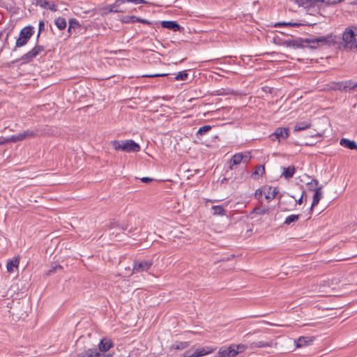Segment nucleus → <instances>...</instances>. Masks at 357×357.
<instances>
[{"label":"nucleus","instance_id":"obj_33","mask_svg":"<svg viewBox=\"0 0 357 357\" xmlns=\"http://www.w3.org/2000/svg\"><path fill=\"white\" fill-rule=\"evenodd\" d=\"M188 77V73L187 70H183L177 73L175 75L174 79L176 81H185Z\"/></svg>","mask_w":357,"mask_h":357},{"label":"nucleus","instance_id":"obj_38","mask_svg":"<svg viewBox=\"0 0 357 357\" xmlns=\"http://www.w3.org/2000/svg\"><path fill=\"white\" fill-rule=\"evenodd\" d=\"M344 82H333L332 83V89L333 90H338V91H344L345 86H344Z\"/></svg>","mask_w":357,"mask_h":357},{"label":"nucleus","instance_id":"obj_25","mask_svg":"<svg viewBox=\"0 0 357 357\" xmlns=\"http://www.w3.org/2000/svg\"><path fill=\"white\" fill-rule=\"evenodd\" d=\"M265 174V167L264 165H259L255 167V171L252 174V176L254 179H258Z\"/></svg>","mask_w":357,"mask_h":357},{"label":"nucleus","instance_id":"obj_55","mask_svg":"<svg viewBox=\"0 0 357 357\" xmlns=\"http://www.w3.org/2000/svg\"><path fill=\"white\" fill-rule=\"evenodd\" d=\"M165 74H154V75H144V77H160V76H164Z\"/></svg>","mask_w":357,"mask_h":357},{"label":"nucleus","instance_id":"obj_54","mask_svg":"<svg viewBox=\"0 0 357 357\" xmlns=\"http://www.w3.org/2000/svg\"><path fill=\"white\" fill-rule=\"evenodd\" d=\"M305 194V191L303 190L301 197L298 199L296 200V203L298 204H301L303 203V196H304Z\"/></svg>","mask_w":357,"mask_h":357},{"label":"nucleus","instance_id":"obj_44","mask_svg":"<svg viewBox=\"0 0 357 357\" xmlns=\"http://www.w3.org/2000/svg\"><path fill=\"white\" fill-rule=\"evenodd\" d=\"M119 228L123 230V231H128V233H126V234L129 236H132V227H131L130 229H129V226L128 224H124V225H122L121 226H119Z\"/></svg>","mask_w":357,"mask_h":357},{"label":"nucleus","instance_id":"obj_17","mask_svg":"<svg viewBox=\"0 0 357 357\" xmlns=\"http://www.w3.org/2000/svg\"><path fill=\"white\" fill-rule=\"evenodd\" d=\"M213 351L214 349L210 347H199L194 351V356L202 357L209 354H211Z\"/></svg>","mask_w":357,"mask_h":357},{"label":"nucleus","instance_id":"obj_32","mask_svg":"<svg viewBox=\"0 0 357 357\" xmlns=\"http://www.w3.org/2000/svg\"><path fill=\"white\" fill-rule=\"evenodd\" d=\"M212 213L214 215H225V210L222 206H213L211 207Z\"/></svg>","mask_w":357,"mask_h":357},{"label":"nucleus","instance_id":"obj_57","mask_svg":"<svg viewBox=\"0 0 357 357\" xmlns=\"http://www.w3.org/2000/svg\"><path fill=\"white\" fill-rule=\"evenodd\" d=\"M263 194V192L261 189H257L255 192V196L261 197Z\"/></svg>","mask_w":357,"mask_h":357},{"label":"nucleus","instance_id":"obj_53","mask_svg":"<svg viewBox=\"0 0 357 357\" xmlns=\"http://www.w3.org/2000/svg\"><path fill=\"white\" fill-rule=\"evenodd\" d=\"M248 349H254L258 348L257 342H252L248 343Z\"/></svg>","mask_w":357,"mask_h":357},{"label":"nucleus","instance_id":"obj_42","mask_svg":"<svg viewBox=\"0 0 357 357\" xmlns=\"http://www.w3.org/2000/svg\"><path fill=\"white\" fill-rule=\"evenodd\" d=\"M234 346V350L236 351H238V354L243 352L246 349H248V344H233Z\"/></svg>","mask_w":357,"mask_h":357},{"label":"nucleus","instance_id":"obj_45","mask_svg":"<svg viewBox=\"0 0 357 357\" xmlns=\"http://www.w3.org/2000/svg\"><path fill=\"white\" fill-rule=\"evenodd\" d=\"M319 182L317 179H312L311 181L307 183V185L310 190H314Z\"/></svg>","mask_w":357,"mask_h":357},{"label":"nucleus","instance_id":"obj_24","mask_svg":"<svg viewBox=\"0 0 357 357\" xmlns=\"http://www.w3.org/2000/svg\"><path fill=\"white\" fill-rule=\"evenodd\" d=\"M322 186L317 187L314 191V193L313 195V199H312V207H314L317 206L319 201L321 200L322 197Z\"/></svg>","mask_w":357,"mask_h":357},{"label":"nucleus","instance_id":"obj_35","mask_svg":"<svg viewBox=\"0 0 357 357\" xmlns=\"http://www.w3.org/2000/svg\"><path fill=\"white\" fill-rule=\"evenodd\" d=\"M300 218V215L292 214L287 216L284 222V225H289L292 222H296Z\"/></svg>","mask_w":357,"mask_h":357},{"label":"nucleus","instance_id":"obj_14","mask_svg":"<svg viewBox=\"0 0 357 357\" xmlns=\"http://www.w3.org/2000/svg\"><path fill=\"white\" fill-rule=\"evenodd\" d=\"M38 55L37 51L33 47L30 51L23 54L20 59V61H21L22 63H28L32 61Z\"/></svg>","mask_w":357,"mask_h":357},{"label":"nucleus","instance_id":"obj_20","mask_svg":"<svg viewBox=\"0 0 357 357\" xmlns=\"http://www.w3.org/2000/svg\"><path fill=\"white\" fill-rule=\"evenodd\" d=\"M340 144L350 150H357V143L354 140H350L347 138H342L340 141Z\"/></svg>","mask_w":357,"mask_h":357},{"label":"nucleus","instance_id":"obj_19","mask_svg":"<svg viewBox=\"0 0 357 357\" xmlns=\"http://www.w3.org/2000/svg\"><path fill=\"white\" fill-rule=\"evenodd\" d=\"M19 264L20 258L18 257H14L12 259L9 260L6 265L8 272L13 273L15 270L18 268Z\"/></svg>","mask_w":357,"mask_h":357},{"label":"nucleus","instance_id":"obj_63","mask_svg":"<svg viewBox=\"0 0 357 357\" xmlns=\"http://www.w3.org/2000/svg\"><path fill=\"white\" fill-rule=\"evenodd\" d=\"M3 31H0V40L1 39V38L3 36Z\"/></svg>","mask_w":357,"mask_h":357},{"label":"nucleus","instance_id":"obj_12","mask_svg":"<svg viewBox=\"0 0 357 357\" xmlns=\"http://www.w3.org/2000/svg\"><path fill=\"white\" fill-rule=\"evenodd\" d=\"M113 347V342L111 340L103 338L102 339L98 344V351L100 353H103L107 351Z\"/></svg>","mask_w":357,"mask_h":357},{"label":"nucleus","instance_id":"obj_23","mask_svg":"<svg viewBox=\"0 0 357 357\" xmlns=\"http://www.w3.org/2000/svg\"><path fill=\"white\" fill-rule=\"evenodd\" d=\"M81 29V24L78 22L77 20L75 18H71L69 20V26L68 29V33L72 34L73 32H75L77 29Z\"/></svg>","mask_w":357,"mask_h":357},{"label":"nucleus","instance_id":"obj_30","mask_svg":"<svg viewBox=\"0 0 357 357\" xmlns=\"http://www.w3.org/2000/svg\"><path fill=\"white\" fill-rule=\"evenodd\" d=\"M54 24L59 30H63L67 26L66 20L62 17L55 18Z\"/></svg>","mask_w":357,"mask_h":357},{"label":"nucleus","instance_id":"obj_50","mask_svg":"<svg viewBox=\"0 0 357 357\" xmlns=\"http://www.w3.org/2000/svg\"><path fill=\"white\" fill-rule=\"evenodd\" d=\"M141 181L142 183H151L152 181H153V178H150V177H142L140 178Z\"/></svg>","mask_w":357,"mask_h":357},{"label":"nucleus","instance_id":"obj_47","mask_svg":"<svg viewBox=\"0 0 357 357\" xmlns=\"http://www.w3.org/2000/svg\"><path fill=\"white\" fill-rule=\"evenodd\" d=\"M33 48L37 51L38 54L39 55L42 52L45 51V47L43 45H36Z\"/></svg>","mask_w":357,"mask_h":357},{"label":"nucleus","instance_id":"obj_58","mask_svg":"<svg viewBox=\"0 0 357 357\" xmlns=\"http://www.w3.org/2000/svg\"><path fill=\"white\" fill-rule=\"evenodd\" d=\"M228 180V178L225 176H224L222 179L220 180V184H223L225 183Z\"/></svg>","mask_w":357,"mask_h":357},{"label":"nucleus","instance_id":"obj_15","mask_svg":"<svg viewBox=\"0 0 357 357\" xmlns=\"http://www.w3.org/2000/svg\"><path fill=\"white\" fill-rule=\"evenodd\" d=\"M38 55L37 51L33 47L30 51L23 54L20 59V61H21L22 63H28L32 61Z\"/></svg>","mask_w":357,"mask_h":357},{"label":"nucleus","instance_id":"obj_5","mask_svg":"<svg viewBox=\"0 0 357 357\" xmlns=\"http://www.w3.org/2000/svg\"><path fill=\"white\" fill-rule=\"evenodd\" d=\"M279 44L280 45L291 47L293 49L305 48V38H296L288 40L279 39Z\"/></svg>","mask_w":357,"mask_h":357},{"label":"nucleus","instance_id":"obj_13","mask_svg":"<svg viewBox=\"0 0 357 357\" xmlns=\"http://www.w3.org/2000/svg\"><path fill=\"white\" fill-rule=\"evenodd\" d=\"M315 340L314 337H304L301 336L295 340L296 346L298 348L308 346L311 344Z\"/></svg>","mask_w":357,"mask_h":357},{"label":"nucleus","instance_id":"obj_36","mask_svg":"<svg viewBox=\"0 0 357 357\" xmlns=\"http://www.w3.org/2000/svg\"><path fill=\"white\" fill-rule=\"evenodd\" d=\"M301 25L299 23L296 22H277L274 24L275 27H280V26H292V27H298Z\"/></svg>","mask_w":357,"mask_h":357},{"label":"nucleus","instance_id":"obj_46","mask_svg":"<svg viewBox=\"0 0 357 357\" xmlns=\"http://www.w3.org/2000/svg\"><path fill=\"white\" fill-rule=\"evenodd\" d=\"M62 268H63L62 266H60L59 264L52 265L51 268L48 271V274L53 273L56 272L57 269H62Z\"/></svg>","mask_w":357,"mask_h":357},{"label":"nucleus","instance_id":"obj_40","mask_svg":"<svg viewBox=\"0 0 357 357\" xmlns=\"http://www.w3.org/2000/svg\"><path fill=\"white\" fill-rule=\"evenodd\" d=\"M257 344L258 348H262V347H271L273 345V341H257Z\"/></svg>","mask_w":357,"mask_h":357},{"label":"nucleus","instance_id":"obj_41","mask_svg":"<svg viewBox=\"0 0 357 357\" xmlns=\"http://www.w3.org/2000/svg\"><path fill=\"white\" fill-rule=\"evenodd\" d=\"M239 154L242 155V162L245 165L250 162L252 158L250 152L239 153Z\"/></svg>","mask_w":357,"mask_h":357},{"label":"nucleus","instance_id":"obj_11","mask_svg":"<svg viewBox=\"0 0 357 357\" xmlns=\"http://www.w3.org/2000/svg\"><path fill=\"white\" fill-rule=\"evenodd\" d=\"M161 26L163 28H166L173 31H181V30L183 29V27H181L180 24L176 21L164 20L161 22Z\"/></svg>","mask_w":357,"mask_h":357},{"label":"nucleus","instance_id":"obj_9","mask_svg":"<svg viewBox=\"0 0 357 357\" xmlns=\"http://www.w3.org/2000/svg\"><path fill=\"white\" fill-rule=\"evenodd\" d=\"M289 129L288 128H278L272 134L271 137H275L278 141L285 139L289 137Z\"/></svg>","mask_w":357,"mask_h":357},{"label":"nucleus","instance_id":"obj_49","mask_svg":"<svg viewBox=\"0 0 357 357\" xmlns=\"http://www.w3.org/2000/svg\"><path fill=\"white\" fill-rule=\"evenodd\" d=\"M45 22L43 20H40L38 24L39 33H41V32L45 29Z\"/></svg>","mask_w":357,"mask_h":357},{"label":"nucleus","instance_id":"obj_27","mask_svg":"<svg viewBox=\"0 0 357 357\" xmlns=\"http://www.w3.org/2000/svg\"><path fill=\"white\" fill-rule=\"evenodd\" d=\"M190 346V342H175L170 347L171 349L181 350L184 349Z\"/></svg>","mask_w":357,"mask_h":357},{"label":"nucleus","instance_id":"obj_43","mask_svg":"<svg viewBox=\"0 0 357 357\" xmlns=\"http://www.w3.org/2000/svg\"><path fill=\"white\" fill-rule=\"evenodd\" d=\"M123 1V3H133L134 5H138V4H146L148 2L145 0H122Z\"/></svg>","mask_w":357,"mask_h":357},{"label":"nucleus","instance_id":"obj_60","mask_svg":"<svg viewBox=\"0 0 357 357\" xmlns=\"http://www.w3.org/2000/svg\"><path fill=\"white\" fill-rule=\"evenodd\" d=\"M267 211H268V209H263V210H261L260 212H259L258 213L265 214L266 213H267Z\"/></svg>","mask_w":357,"mask_h":357},{"label":"nucleus","instance_id":"obj_56","mask_svg":"<svg viewBox=\"0 0 357 357\" xmlns=\"http://www.w3.org/2000/svg\"><path fill=\"white\" fill-rule=\"evenodd\" d=\"M9 35H10V31H8L6 33V37L4 38V40H3V46H6L8 44V40Z\"/></svg>","mask_w":357,"mask_h":357},{"label":"nucleus","instance_id":"obj_37","mask_svg":"<svg viewBox=\"0 0 357 357\" xmlns=\"http://www.w3.org/2000/svg\"><path fill=\"white\" fill-rule=\"evenodd\" d=\"M23 139L29 137H35L38 136L37 132L34 130H26L21 132Z\"/></svg>","mask_w":357,"mask_h":357},{"label":"nucleus","instance_id":"obj_4","mask_svg":"<svg viewBox=\"0 0 357 357\" xmlns=\"http://www.w3.org/2000/svg\"><path fill=\"white\" fill-rule=\"evenodd\" d=\"M34 33V28L31 25H28L20 31L19 36L16 39L15 47L12 49L15 52L17 48L25 46Z\"/></svg>","mask_w":357,"mask_h":357},{"label":"nucleus","instance_id":"obj_61","mask_svg":"<svg viewBox=\"0 0 357 357\" xmlns=\"http://www.w3.org/2000/svg\"><path fill=\"white\" fill-rule=\"evenodd\" d=\"M246 57V56H241V59L245 62V58Z\"/></svg>","mask_w":357,"mask_h":357},{"label":"nucleus","instance_id":"obj_29","mask_svg":"<svg viewBox=\"0 0 357 357\" xmlns=\"http://www.w3.org/2000/svg\"><path fill=\"white\" fill-rule=\"evenodd\" d=\"M212 128V126L210 125H205L199 128L196 133V137L200 139L203 135L208 133Z\"/></svg>","mask_w":357,"mask_h":357},{"label":"nucleus","instance_id":"obj_18","mask_svg":"<svg viewBox=\"0 0 357 357\" xmlns=\"http://www.w3.org/2000/svg\"><path fill=\"white\" fill-rule=\"evenodd\" d=\"M291 2H293L297 4L299 7L303 6L305 8L307 7H314L317 5V3H319L315 0H289Z\"/></svg>","mask_w":357,"mask_h":357},{"label":"nucleus","instance_id":"obj_39","mask_svg":"<svg viewBox=\"0 0 357 357\" xmlns=\"http://www.w3.org/2000/svg\"><path fill=\"white\" fill-rule=\"evenodd\" d=\"M8 140H9L10 143H15L17 142L22 141L24 139L22 138V135L20 132V133L13 135L8 137Z\"/></svg>","mask_w":357,"mask_h":357},{"label":"nucleus","instance_id":"obj_16","mask_svg":"<svg viewBox=\"0 0 357 357\" xmlns=\"http://www.w3.org/2000/svg\"><path fill=\"white\" fill-rule=\"evenodd\" d=\"M38 55L37 51L33 47L30 51L23 54L20 59V61H21L22 63H28L32 61Z\"/></svg>","mask_w":357,"mask_h":357},{"label":"nucleus","instance_id":"obj_3","mask_svg":"<svg viewBox=\"0 0 357 357\" xmlns=\"http://www.w3.org/2000/svg\"><path fill=\"white\" fill-rule=\"evenodd\" d=\"M357 26H351L347 27L342 33V40L344 47L350 50H357Z\"/></svg>","mask_w":357,"mask_h":357},{"label":"nucleus","instance_id":"obj_28","mask_svg":"<svg viewBox=\"0 0 357 357\" xmlns=\"http://www.w3.org/2000/svg\"><path fill=\"white\" fill-rule=\"evenodd\" d=\"M311 123L309 121H300L297 122L294 126V131H301L310 128Z\"/></svg>","mask_w":357,"mask_h":357},{"label":"nucleus","instance_id":"obj_21","mask_svg":"<svg viewBox=\"0 0 357 357\" xmlns=\"http://www.w3.org/2000/svg\"><path fill=\"white\" fill-rule=\"evenodd\" d=\"M241 162H242V155L239 154V153L234 154L229 162V169H234V167L239 165Z\"/></svg>","mask_w":357,"mask_h":357},{"label":"nucleus","instance_id":"obj_34","mask_svg":"<svg viewBox=\"0 0 357 357\" xmlns=\"http://www.w3.org/2000/svg\"><path fill=\"white\" fill-rule=\"evenodd\" d=\"M345 89L344 91H356V82H353V80L349 79L344 81Z\"/></svg>","mask_w":357,"mask_h":357},{"label":"nucleus","instance_id":"obj_62","mask_svg":"<svg viewBox=\"0 0 357 357\" xmlns=\"http://www.w3.org/2000/svg\"><path fill=\"white\" fill-rule=\"evenodd\" d=\"M40 33H39V31L38 32V34H37V37H36V40H38L39 38H40Z\"/></svg>","mask_w":357,"mask_h":357},{"label":"nucleus","instance_id":"obj_10","mask_svg":"<svg viewBox=\"0 0 357 357\" xmlns=\"http://www.w3.org/2000/svg\"><path fill=\"white\" fill-rule=\"evenodd\" d=\"M36 6H40L45 9H49L51 11H56L57 6L54 2H50L48 0H36Z\"/></svg>","mask_w":357,"mask_h":357},{"label":"nucleus","instance_id":"obj_51","mask_svg":"<svg viewBox=\"0 0 357 357\" xmlns=\"http://www.w3.org/2000/svg\"><path fill=\"white\" fill-rule=\"evenodd\" d=\"M139 22L144 24H147V25H152L153 24L152 22H150L149 20H146V19H142L141 17H139Z\"/></svg>","mask_w":357,"mask_h":357},{"label":"nucleus","instance_id":"obj_26","mask_svg":"<svg viewBox=\"0 0 357 357\" xmlns=\"http://www.w3.org/2000/svg\"><path fill=\"white\" fill-rule=\"evenodd\" d=\"M278 193V190L277 188L270 186L268 188L267 192L265 194V198L268 200L273 199Z\"/></svg>","mask_w":357,"mask_h":357},{"label":"nucleus","instance_id":"obj_6","mask_svg":"<svg viewBox=\"0 0 357 357\" xmlns=\"http://www.w3.org/2000/svg\"><path fill=\"white\" fill-rule=\"evenodd\" d=\"M153 261L152 259L138 260L135 261L132 268V274L139 273L147 271L153 266Z\"/></svg>","mask_w":357,"mask_h":357},{"label":"nucleus","instance_id":"obj_2","mask_svg":"<svg viewBox=\"0 0 357 357\" xmlns=\"http://www.w3.org/2000/svg\"><path fill=\"white\" fill-rule=\"evenodd\" d=\"M335 43V36L333 34L319 36L316 38H305V45L307 48L315 50L318 47L323 45H331Z\"/></svg>","mask_w":357,"mask_h":357},{"label":"nucleus","instance_id":"obj_22","mask_svg":"<svg viewBox=\"0 0 357 357\" xmlns=\"http://www.w3.org/2000/svg\"><path fill=\"white\" fill-rule=\"evenodd\" d=\"M281 169L282 170V175L286 179L292 178L296 171L295 167L294 165L289 166L288 167H282Z\"/></svg>","mask_w":357,"mask_h":357},{"label":"nucleus","instance_id":"obj_7","mask_svg":"<svg viewBox=\"0 0 357 357\" xmlns=\"http://www.w3.org/2000/svg\"><path fill=\"white\" fill-rule=\"evenodd\" d=\"M122 0H116L114 3L109 4L105 8V13H124L128 8L125 7Z\"/></svg>","mask_w":357,"mask_h":357},{"label":"nucleus","instance_id":"obj_64","mask_svg":"<svg viewBox=\"0 0 357 357\" xmlns=\"http://www.w3.org/2000/svg\"><path fill=\"white\" fill-rule=\"evenodd\" d=\"M313 208L314 207H312V204L310 208V212H312L313 211Z\"/></svg>","mask_w":357,"mask_h":357},{"label":"nucleus","instance_id":"obj_48","mask_svg":"<svg viewBox=\"0 0 357 357\" xmlns=\"http://www.w3.org/2000/svg\"><path fill=\"white\" fill-rule=\"evenodd\" d=\"M183 357H195L194 356V351H192V348L187 350L183 354Z\"/></svg>","mask_w":357,"mask_h":357},{"label":"nucleus","instance_id":"obj_59","mask_svg":"<svg viewBox=\"0 0 357 357\" xmlns=\"http://www.w3.org/2000/svg\"><path fill=\"white\" fill-rule=\"evenodd\" d=\"M279 33H280L281 34H282L284 36H292V35L291 33L286 32V31H280Z\"/></svg>","mask_w":357,"mask_h":357},{"label":"nucleus","instance_id":"obj_52","mask_svg":"<svg viewBox=\"0 0 357 357\" xmlns=\"http://www.w3.org/2000/svg\"><path fill=\"white\" fill-rule=\"evenodd\" d=\"M7 143H10V142L8 140V137H0V145L5 144Z\"/></svg>","mask_w":357,"mask_h":357},{"label":"nucleus","instance_id":"obj_8","mask_svg":"<svg viewBox=\"0 0 357 357\" xmlns=\"http://www.w3.org/2000/svg\"><path fill=\"white\" fill-rule=\"evenodd\" d=\"M238 354V351L234 350L233 344L229 347H222L218 351L219 357H234Z\"/></svg>","mask_w":357,"mask_h":357},{"label":"nucleus","instance_id":"obj_31","mask_svg":"<svg viewBox=\"0 0 357 357\" xmlns=\"http://www.w3.org/2000/svg\"><path fill=\"white\" fill-rule=\"evenodd\" d=\"M139 17L135 15H126L121 19V22L125 24L139 22Z\"/></svg>","mask_w":357,"mask_h":357},{"label":"nucleus","instance_id":"obj_1","mask_svg":"<svg viewBox=\"0 0 357 357\" xmlns=\"http://www.w3.org/2000/svg\"><path fill=\"white\" fill-rule=\"evenodd\" d=\"M113 148L116 151L126 153H137L140 151V146L132 139L113 140L111 142Z\"/></svg>","mask_w":357,"mask_h":357}]
</instances>
